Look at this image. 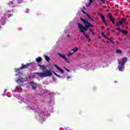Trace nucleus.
<instances>
[{"instance_id":"nucleus-1","label":"nucleus","mask_w":130,"mask_h":130,"mask_svg":"<svg viewBox=\"0 0 130 130\" xmlns=\"http://www.w3.org/2000/svg\"><path fill=\"white\" fill-rule=\"evenodd\" d=\"M31 110H34V112L36 114V118L37 120L40 121L41 123H43V122L45 121V119H46L47 116H50V114H48V111H46V110H41L39 109V106H38V104H36L35 103H33L32 105H28V107Z\"/></svg>"},{"instance_id":"nucleus-2","label":"nucleus","mask_w":130,"mask_h":130,"mask_svg":"<svg viewBox=\"0 0 130 130\" xmlns=\"http://www.w3.org/2000/svg\"><path fill=\"white\" fill-rule=\"evenodd\" d=\"M80 20L81 21H82V22H83V23H84V24H85V26H84L83 25V24L78 23V26L80 29L79 32H81L83 34L84 36H85V38L87 39L88 41H91V39H90L89 36H88L87 34H86L85 31H87L88 30V28H89V27H94V25L91 24V23L87 21V20L84 19L83 18H80Z\"/></svg>"},{"instance_id":"nucleus-3","label":"nucleus","mask_w":130,"mask_h":130,"mask_svg":"<svg viewBox=\"0 0 130 130\" xmlns=\"http://www.w3.org/2000/svg\"><path fill=\"white\" fill-rule=\"evenodd\" d=\"M31 64V63H27L25 65H24V64H22V66L18 69H15V72L17 73L15 74V76H18V78L17 80H16V83L18 84V85H20V86H23V82H24V78H23V76H24V74H23V73L21 72H19L20 70H24V69H27L29 66Z\"/></svg>"},{"instance_id":"nucleus-4","label":"nucleus","mask_w":130,"mask_h":130,"mask_svg":"<svg viewBox=\"0 0 130 130\" xmlns=\"http://www.w3.org/2000/svg\"><path fill=\"white\" fill-rule=\"evenodd\" d=\"M33 78H47V77H51L52 76V72L50 70H46L44 72L42 73H36L32 74Z\"/></svg>"},{"instance_id":"nucleus-5","label":"nucleus","mask_w":130,"mask_h":130,"mask_svg":"<svg viewBox=\"0 0 130 130\" xmlns=\"http://www.w3.org/2000/svg\"><path fill=\"white\" fill-rule=\"evenodd\" d=\"M11 12L10 11H8L7 12L5 13V15L3 16V14H0V29L2 28L1 25H5L6 23V19L7 18H10V17H12L13 16V14H11Z\"/></svg>"},{"instance_id":"nucleus-6","label":"nucleus","mask_w":130,"mask_h":130,"mask_svg":"<svg viewBox=\"0 0 130 130\" xmlns=\"http://www.w3.org/2000/svg\"><path fill=\"white\" fill-rule=\"evenodd\" d=\"M118 61L119 64L118 66L119 72L123 71V70H124V66L125 64V63L127 61V58L123 57V58H122L121 61H120L118 59Z\"/></svg>"},{"instance_id":"nucleus-7","label":"nucleus","mask_w":130,"mask_h":130,"mask_svg":"<svg viewBox=\"0 0 130 130\" xmlns=\"http://www.w3.org/2000/svg\"><path fill=\"white\" fill-rule=\"evenodd\" d=\"M85 70H86V71H89V70H92L94 71L95 70V66L91 65V64L86 65L84 67Z\"/></svg>"},{"instance_id":"nucleus-8","label":"nucleus","mask_w":130,"mask_h":130,"mask_svg":"<svg viewBox=\"0 0 130 130\" xmlns=\"http://www.w3.org/2000/svg\"><path fill=\"white\" fill-rule=\"evenodd\" d=\"M13 92H17V93H22V92H23V89H22V87H21V86H16L14 90L13 91Z\"/></svg>"},{"instance_id":"nucleus-9","label":"nucleus","mask_w":130,"mask_h":130,"mask_svg":"<svg viewBox=\"0 0 130 130\" xmlns=\"http://www.w3.org/2000/svg\"><path fill=\"white\" fill-rule=\"evenodd\" d=\"M124 22H125V18H121L119 21H118L116 24V26H120V25H122V24L123 23H124Z\"/></svg>"},{"instance_id":"nucleus-10","label":"nucleus","mask_w":130,"mask_h":130,"mask_svg":"<svg viewBox=\"0 0 130 130\" xmlns=\"http://www.w3.org/2000/svg\"><path fill=\"white\" fill-rule=\"evenodd\" d=\"M100 16L101 17V18L102 20V21L103 22L104 24L106 25V26L107 25V23H106V21L105 20V16L103 15L102 14H100Z\"/></svg>"},{"instance_id":"nucleus-11","label":"nucleus","mask_w":130,"mask_h":130,"mask_svg":"<svg viewBox=\"0 0 130 130\" xmlns=\"http://www.w3.org/2000/svg\"><path fill=\"white\" fill-rule=\"evenodd\" d=\"M23 102L26 103L27 104H30V105H31V102L29 101V98L28 97L24 98L23 99Z\"/></svg>"},{"instance_id":"nucleus-12","label":"nucleus","mask_w":130,"mask_h":130,"mask_svg":"<svg viewBox=\"0 0 130 130\" xmlns=\"http://www.w3.org/2000/svg\"><path fill=\"white\" fill-rule=\"evenodd\" d=\"M58 55L60 56V57H62V58H63V59H64V60H66V61H67V62H68L69 63V62H70V61H69V60L68 59V58H67L66 57V56H64V55L63 54H61L59 53H58Z\"/></svg>"},{"instance_id":"nucleus-13","label":"nucleus","mask_w":130,"mask_h":130,"mask_svg":"<svg viewBox=\"0 0 130 130\" xmlns=\"http://www.w3.org/2000/svg\"><path fill=\"white\" fill-rule=\"evenodd\" d=\"M8 6H9V7H11V8H13V7H15V6H16V4L15 3V1L10 2L9 3H8Z\"/></svg>"},{"instance_id":"nucleus-14","label":"nucleus","mask_w":130,"mask_h":130,"mask_svg":"<svg viewBox=\"0 0 130 130\" xmlns=\"http://www.w3.org/2000/svg\"><path fill=\"white\" fill-rule=\"evenodd\" d=\"M74 53H74V51H73V49H72V50H71L69 52V53H68V56L69 57H70V56H72V55H73Z\"/></svg>"},{"instance_id":"nucleus-15","label":"nucleus","mask_w":130,"mask_h":130,"mask_svg":"<svg viewBox=\"0 0 130 130\" xmlns=\"http://www.w3.org/2000/svg\"><path fill=\"white\" fill-rule=\"evenodd\" d=\"M55 67L56 68V69H57L59 71V72H60V73H64L63 70L58 67V66H57L56 64H55Z\"/></svg>"},{"instance_id":"nucleus-16","label":"nucleus","mask_w":130,"mask_h":130,"mask_svg":"<svg viewBox=\"0 0 130 130\" xmlns=\"http://www.w3.org/2000/svg\"><path fill=\"white\" fill-rule=\"evenodd\" d=\"M44 57H45L46 60H47V61L48 62V61H49V60H50V58H49V57H48V56L45 55Z\"/></svg>"},{"instance_id":"nucleus-17","label":"nucleus","mask_w":130,"mask_h":130,"mask_svg":"<svg viewBox=\"0 0 130 130\" xmlns=\"http://www.w3.org/2000/svg\"><path fill=\"white\" fill-rule=\"evenodd\" d=\"M41 60H42V58H41V57H39L36 58V61L37 62H40V61H41Z\"/></svg>"},{"instance_id":"nucleus-18","label":"nucleus","mask_w":130,"mask_h":130,"mask_svg":"<svg viewBox=\"0 0 130 130\" xmlns=\"http://www.w3.org/2000/svg\"><path fill=\"white\" fill-rule=\"evenodd\" d=\"M53 72L54 73V75H55L56 77H57V78H59V79H61V76L60 75H58L56 73L54 72V71Z\"/></svg>"},{"instance_id":"nucleus-19","label":"nucleus","mask_w":130,"mask_h":130,"mask_svg":"<svg viewBox=\"0 0 130 130\" xmlns=\"http://www.w3.org/2000/svg\"><path fill=\"white\" fill-rule=\"evenodd\" d=\"M93 1L94 0H89V3L88 4H86V7H90V6L91 5V4H92V3H93Z\"/></svg>"},{"instance_id":"nucleus-20","label":"nucleus","mask_w":130,"mask_h":130,"mask_svg":"<svg viewBox=\"0 0 130 130\" xmlns=\"http://www.w3.org/2000/svg\"><path fill=\"white\" fill-rule=\"evenodd\" d=\"M72 50H73V52H74V53H75V52H77V51H78V50H79V48L75 47V48L72 49Z\"/></svg>"},{"instance_id":"nucleus-21","label":"nucleus","mask_w":130,"mask_h":130,"mask_svg":"<svg viewBox=\"0 0 130 130\" xmlns=\"http://www.w3.org/2000/svg\"><path fill=\"white\" fill-rule=\"evenodd\" d=\"M106 39H107L108 40H109V41H110V42H111V43H112L113 44H114V43H115L114 42H113V40H111V39H110V38L107 37V38H106Z\"/></svg>"},{"instance_id":"nucleus-22","label":"nucleus","mask_w":130,"mask_h":130,"mask_svg":"<svg viewBox=\"0 0 130 130\" xmlns=\"http://www.w3.org/2000/svg\"><path fill=\"white\" fill-rule=\"evenodd\" d=\"M40 68L41 70H42V71H45V66H44V65H41Z\"/></svg>"},{"instance_id":"nucleus-23","label":"nucleus","mask_w":130,"mask_h":130,"mask_svg":"<svg viewBox=\"0 0 130 130\" xmlns=\"http://www.w3.org/2000/svg\"><path fill=\"white\" fill-rule=\"evenodd\" d=\"M116 51L118 54H121L122 52L121 50H120V49H117Z\"/></svg>"},{"instance_id":"nucleus-24","label":"nucleus","mask_w":130,"mask_h":130,"mask_svg":"<svg viewBox=\"0 0 130 130\" xmlns=\"http://www.w3.org/2000/svg\"><path fill=\"white\" fill-rule=\"evenodd\" d=\"M16 3L17 4H22V3H23V0H17Z\"/></svg>"},{"instance_id":"nucleus-25","label":"nucleus","mask_w":130,"mask_h":130,"mask_svg":"<svg viewBox=\"0 0 130 130\" xmlns=\"http://www.w3.org/2000/svg\"><path fill=\"white\" fill-rule=\"evenodd\" d=\"M7 91H8V90L5 89L3 93V96H6V94H7Z\"/></svg>"},{"instance_id":"nucleus-26","label":"nucleus","mask_w":130,"mask_h":130,"mask_svg":"<svg viewBox=\"0 0 130 130\" xmlns=\"http://www.w3.org/2000/svg\"><path fill=\"white\" fill-rule=\"evenodd\" d=\"M102 36H103V37H104L105 38L107 39V36H106V35H105V34L103 32L101 33Z\"/></svg>"},{"instance_id":"nucleus-27","label":"nucleus","mask_w":130,"mask_h":130,"mask_svg":"<svg viewBox=\"0 0 130 130\" xmlns=\"http://www.w3.org/2000/svg\"><path fill=\"white\" fill-rule=\"evenodd\" d=\"M119 32H121V33H124L125 31L123 29H119Z\"/></svg>"},{"instance_id":"nucleus-28","label":"nucleus","mask_w":130,"mask_h":130,"mask_svg":"<svg viewBox=\"0 0 130 130\" xmlns=\"http://www.w3.org/2000/svg\"><path fill=\"white\" fill-rule=\"evenodd\" d=\"M90 32L91 33L92 35H95V33L91 29H90Z\"/></svg>"},{"instance_id":"nucleus-29","label":"nucleus","mask_w":130,"mask_h":130,"mask_svg":"<svg viewBox=\"0 0 130 130\" xmlns=\"http://www.w3.org/2000/svg\"><path fill=\"white\" fill-rule=\"evenodd\" d=\"M108 16H109V18L111 20H112V16L110 15V14H108Z\"/></svg>"},{"instance_id":"nucleus-30","label":"nucleus","mask_w":130,"mask_h":130,"mask_svg":"<svg viewBox=\"0 0 130 130\" xmlns=\"http://www.w3.org/2000/svg\"><path fill=\"white\" fill-rule=\"evenodd\" d=\"M48 93H49V95L50 96L51 95H52V94H53V95H54V94H55L54 93H52V92H49V91H48Z\"/></svg>"},{"instance_id":"nucleus-31","label":"nucleus","mask_w":130,"mask_h":130,"mask_svg":"<svg viewBox=\"0 0 130 130\" xmlns=\"http://www.w3.org/2000/svg\"><path fill=\"white\" fill-rule=\"evenodd\" d=\"M26 11H25V13H28L29 11H30V10L29 9H26Z\"/></svg>"},{"instance_id":"nucleus-32","label":"nucleus","mask_w":130,"mask_h":130,"mask_svg":"<svg viewBox=\"0 0 130 130\" xmlns=\"http://www.w3.org/2000/svg\"><path fill=\"white\" fill-rule=\"evenodd\" d=\"M100 2H101L102 4H104V3H105V0H100Z\"/></svg>"},{"instance_id":"nucleus-33","label":"nucleus","mask_w":130,"mask_h":130,"mask_svg":"<svg viewBox=\"0 0 130 130\" xmlns=\"http://www.w3.org/2000/svg\"><path fill=\"white\" fill-rule=\"evenodd\" d=\"M32 88L34 90H35V89H36V86L32 85Z\"/></svg>"},{"instance_id":"nucleus-34","label":"nucleus","mask_w":130,"mask_h":130,"mask_svg":"<svg viewBox=\"0 0 130 130\" xmlns=\"http://www.w3.org/2000/svg\"><path fill=\"white\" fill-rule=\"evenodd\" d=\"M30 84H34V85H36V83H35L34 82H33V81H32V82H30Z\"/></svg>"},{"instance_id":"nucleus-35","label":"nucleus","mask_w":130,"mask_h":130,"mask_svg":"<svg viewBox=\"0 0 130 130\" xmlns=\"http://www.w3.org/2000/svg\"><path fill=\"white\" fill-rule=\"evenodd\" d=\"M81 11L82 12V13L83 14H86V12L85 11H84V10H82Z\"/></svg>"},{"instance_id":"nucleus-36","label":"nucleus","mask_w":130,"mask_h":130,"mask_svg":"<svg viewBox=\"0 0 130 130\" xmlns=\"http://www.w3.org/2000/svg\"><path fill=\"white\" fill-rule=\"evenodd\" d=\"M53 81H56V78H53Z\"/></svg>"},{"instance_id":"nucleus-37","label":"nucleus","mask_w":130,"mask_h":130,"mask_svg":"<svg viewBox=\"0 0 130 130\" xmlns=\"http://www.w3.org/2000/svg\"><path fill=\"white\" fill-rule=\"evenodd\" d=\"M67 78L68 80H69V79H71V77H70V76H68Z\"/></svg>"},{"instance_id":"nucleus-38","label":"nucleus","mask_w":130,"mask_h":130,"mask_svg":"<svg viewBox=\"0 0 130 130\" xmlns=\"http://www.w3.org/2000/svg\"><path fill=\"white\" fill-rule=\"evenodd\" d=\"M14 97H17V95L16 94H13Z\"/></svg>"},{"instance_id":"nucleus-39","label":"nucleus","mask_w":130,"mask_h":130,"mask_svg":"<svg viewBox=\"0 0 130 130\" xmlns=\"http://www.w3.org/2000/svg\"><path fill=\"white\" fill-rule=\"evenodd\" d=\"M83 10H86V7H83Z\"/></svg>"},{"instance_id":"nucleus-40","label":"nucleus","mask_w":130,"mask_h":130,"mask_svg":"<svg viewBox=\"0 0 130 130\" xmlns=\"http://www.w3.org/2000/svg\"><path fill=\"white\" fill-rule=\"evenodd\" d=\"M66 71H67V72H70V70H68V69H66Z\"/></svg>"},{"instance_id":"nucleus-41","label":"nucleus","mask_w":130,"mask_h":130,"mask_svg":"<svg viewBox=\"0 0 130 130\" xmlns=\"http://www.w3.org/2000/svg\"><path fill=\"white\" fill-rule=\"evenodd\" d=\"M112 23H114V21H113V20H112Z\"/></svg>"},{"instance_id":"nucleus-42","label":"nucleus","mask_w":130,"mask_h":130,"mask_svg":"<svg viewBox=\"0 0 130 130\" xmlns=\"http://www.w3.org/2000/svg\"><path fill=\"white\" fill-rule=\"evenodd\" d=\"M68 37H70V35L67 36Z\"/></svg>"},{"instance_id":"nucleus-43","label":"nucleus","mask_w":130,"mask_h":130,"mask_svg":"<svg viewBox=\"0 0 130 130\" xmlns=\"http://www.w3.org/2000/svg\"><path fill=\"white\" fill-rule=\"evenodd\" d=\"M51 99H52V98H50V100H51Z\"/></svg>"},{"instance_id":"nucleus-44","label":"nucleus","mask_w":130,"mask_h":130,"mask_svg":"<svg viewBox=\"0 0 130 130\" xmlns=\"http://www.w3.org/2000/svg\"><path fill=\"white\" fill-rule=\"evenodd\" d=\"M65 33H67V31L64 30Z\"/></svg>"}]
</instances>
